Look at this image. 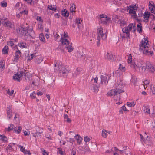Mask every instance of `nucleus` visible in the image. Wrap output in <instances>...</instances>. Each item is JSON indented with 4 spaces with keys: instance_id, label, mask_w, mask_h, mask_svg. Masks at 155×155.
I'll list each match as a JSON object with an SVG mask.
<instances>
[{
    "instance_id": "nucleus-55",
    "label": "nucleus",
    "mask_w": 155,
    "mask_h": 155,
    "mask_svg": "<svg viewBox=\"0 0 155 155\" xmlns=\"http://www.w3.org/2000/svg\"><path fill=\"white\" fill-rule=\"evenodd\" d=\"M137 30L139 33L142 31V26L139 24L137 25Z\"/></svg>"
},
{
    "instance_id": "nucleus-58",
    "label": "nucleus",
    "mask_w": 155,
    "mask_h": 155,
    "mask_svg": "<svg viewBox=\"0 0 155 155\" xmlns=\"http://www.w3.org/2000/svg\"><path fill=\"white\" fill-rule=\"evenodd\" d=\"M39 129V132H38V134H39V136H40L41 135V134L43 132V130L42 128H38Z\"/></svg>"
},
{
    "instance_id": "nucleus-32",
    "label": "nucleus",
    "mask_w": 155,
    "mask_h": 155,
    "mask_svg": "<svg viewBox=\"0 0 155 155\" xmlns=\"http://www.w3.org/2000/svg\"><path fill=\"white\" fill-rule=\"evenodd\" d=\"M14 126L13 124H10L8 128H6L5 130L8 131L9 132L14 129Z\"/></svg>"
},
{
    "instance_id": "nucleus-5",
    "label": "nucleus",
    "mask_w": 155,
    "mask_h": 155,
    "mask_svg": "<svg viewBox=\"0 0 155 155\" xmlns=\"http://www.w3.org/2000/svg\"><path fill=\"white\" fill-rule=\"evenodd\" d=\"M62 44L66 45V49L68 52H72L73 50V48L72 46V43L68 39H64L62 41Z\"/></svg>"
},
{
    "instance_id": "nucleus-49",
    "label": "nucleus",
    "mask_w": 155,
    "mask_h": 155,
    "mask_svg": "<svg viewBox=\"0 0 155 155\" xmlns=\"http://www.w3.org/2000/svg\"><path fill=\"white\" fill-rule=\"evenodd\" d=\"M1 6L2 7H6L7 6V3L5 1H2L1 2Z\"/></svg>"
},
{
    "instance_id": "nucleus-23",
    "label": "nucleus",
    "mask_w": 155,
    "mask_h": 155,
    "mask_svg": "<svg viewBox=\"0 0 155 155\" xmlns=\"http://www.w3.org/2000/svg\"><path fill=\"white\" fill-rule=\"evenodd\" d=\"M82 21V20L81 18H77L75 21V23H77L78 25V27L79 29L81 28L82 25L81 24V22Z\"/></svg>"
},
{
    "instance_id": "nucleus-26",
    "label": "nucleus",
    "mask_w": 155,
    "mask_h": 155,
    "mask_svg": "<svg viewBox=\"0 0 155 155\" xmlns=\"http://www.w3.org/2000/svg\"><path fill=\"white\" fill-rule=\"evenodd\" d=\"M130 64V66L131 68L134 69L135 70H136L138 68H140L138 65L136 64L135 63L132 62Z\"/></svg>"
},
{
    "instance_id": "nucleus-57",
    "label": "nucleus",
    "mask_w": 155,
    "mask_h": 155,
    "mask_svg": "<svg viewBox=\"0 0 155 155\" xmlns=\"http://www.w3.org/2000/svg\"><path fill=\"white\" fill-rule=\"evenodd\" d=\"M140 141L142 142H144V143H146V141L145 140V139L143 137V136L141 134H140Z\"/></svg>"
},
{
    "instance_id": "nucleus-8",
    "label": "nucleus",
    "mask_w": 155,
    "mask_h": 155,
    "mask_svg": "<svg viewBox=\"0 0 155 155\" xmlns=\"http://www.w3.org/2000/svg\"><path fill=\"white\" fill-rule=\"evenodd\" d=\"M124 92V90L122 89L111 90L107 93V95L110 97L115 96Z\"/></svg>"
},
{
    "instance_id": "nucleus-40",
    "label": "nucleus",
    "mask_w": 155,
    "mask_h": 155,
    "mask_svg": "<svg viewBox=\"0 0 155 155\" xmlns=\"http://www.w3.org/2000/svg\"><path fill=\"white\" fill-rule=\"evenodd\" d=\"M132 56L131 54H130L128 55V59L127 60V61L128 64H130V63H132Z\"/></svg>"
},
{
    "instance_id": "nucleus-17",
    "label": "nucleus",
    "mask_w": 155,
    "mask_h": 155,
    "mask_svg": "<svg viewBox=\"0 0 155 155\" xmlns=\"http://www.w3.org/2000/svg\"><path fill=\"white\" fill-rule=\"evenodd\" d=\"M143 111L144 113L146 114H150V109L149 106L148 105L144 104L143 105Z\"/></svg>"
},
{
    "instance_id": "nucleus-12",
    "label": "nucleus",
    "mask_w": 155,
    "mask_h": 155,
    "mask_svg": "<svg viewBox=\"0 0 155 155\" xmlns=\"http://www.w3.org/2000/svg\"><path fill=\"white\" fill-rule=\"evenodd\" d=\"M146 68L151 72H154L155 71L154 65L150 62L147 63Z\"/></svg>"
},
{
    "instance_id": "nucleus-41",
    "label": "nucleus",
    "mask_w": 155,
    "mask_h": 155,
    "mask_svg": "<svg viewBox=\"0 0 155 155\" xmlns=\"http://www.w3.org/2000/svg\"><path fill=\"white\" fill-rule=\"evenodd\" d=\"M54 37H55V40L57 41H61L60 38V37L59 35H58L57 33H54Z\"/></svg>"
},
{
    "instance_id": "nucleus-64",
    "label": "nucleus",
    "mask_w": 155,
    "mask_h": 155,
    "mask_svg": "<svg viewBox=\"0 0 155 155\" xmlns=\"http://www.w3.org/2000/svg\"><path fill=\"white\" fill-rule=\"evenodd\" d=\"M24 154H28V155H31V153L30 152V151L29 150H25L23 152Z\"/></svg>"
},
{
    "instance_id": "nucleus-33",
    "label": "nucleus",
    "mask_w": 155,
    "mask_h": 155,
    "mask_svg": "<svg viewBox=\"0 0 155 155\" xmlns=\"http://www.w3.org/2000/svg\"><path fill=\"white\" fill-rule=\"evenodd\" d=\"M130 82L132 84H133L134 86H135L137 85V79L134 77H133L131 80Z\"/></svg>"
},
{
    "instance_id": "nucleus-18",
    "label": "nucleus",
    "mask_w": 155,
    "mask_h": 155,
    "mask_svg": "<svg viewBox=\"0 0 155 155\" xmlns=\"http://www.w3.org/2000/svg\"><path fill=\"white\" fill-rule=\"evenodd\" d=\"M150 13L148 12H145L143 15V18H144V21L145 22H147L148 21V19L149 17H150Z\"/></svg>"
},
{
    "instance_id": "nucleus-21",
    "label": "nucleus",
    "mask_w": 155,
    "mask_h": 155,
    "mask_svg": "<svg viewBox=\"0 0 155 155\" xmlns=\"http://www.w3.org/2000/svg\"><path fill=\"white\" fill-rule=\"evenodd\" d=\"M74 137L77 140L78 144L80 145L83 140V138L78 134L74 136Z\"/></svg>"
},
{
    "instance_id": "nucleus-52",
    "label": "nucleus",
    "mask_w": 155,
    "mask_h": 155,
    "mask_svg": "<svg viewBox=\"0 0 155 155\" xmlns=\"http://www.w3.org/2000/svg\"><path fill=\"white\" fill-rule=\"evenodd\" d=\"M107 16L103 14L100 15L99 19L101 21V19H103L104 18H106Z\"/></svg>"
},
{
    "instance_id": "nucleus-1",
    "label": "nucleus",
    "mask_w": 155,
    "mask_h": 155,
    "mask_svg": "<svg viewBox=\"0 0 155 155\" xmlns=\"http://www.w3.org/2000/svg\"><path fill=\"white\" fill-rule=\"evenodd\" d=\"M97 44L98 46H99L100 44V41L101 39L103 40H105L107 37V34L106 32L103 31V29L102 27L101 26L97 27Z\"/></svg>"
},
{
    "instance_id": "nucleus-7",
    "label": "nucleus",
    "mask_w": 155,
    "mask_h": 155,
    "mask_svg": "<svg viewBox=\"0 0 155 155\" xmlns=\"http://www.w3.org/2000/svg\"><path fill=\"white\" fill-rule=\"evenodd\" d=\"M3 25L8 29H11L13 24L7 18H3L1 19Z\"/></svg>"
},
{
    "instance_id": "nucleus-38",
    "label": "nucleus",
    "mask_w": 155,
    "mask_h": 155,
    "mask_svg": "<svg viewBox=\"0 0 155 155\" xmlns=\"http://www.w3.org/2000/svg\"><path fill=\"white\" fill-rule=\"evenodd\" d=\"M150 92H151L153 94H155V84H154L153 86L152 85L150 87Z\"/></svg>"
},
{
    "instance_id": "nucleus-39",
    "label": "nucleus",
    "mask_w": 155,
    "mask_h": 155,
    "mask_svg": "<svg viewBox=\"0 0 155 155\" xmlns=\"http://www.w3.org/2000/svg\"><path fill=\"white\" fill-rule=\"evenodd\" d=\"M136 104V102L134 101L131 102H127L126 103L127 105L130 107H133Z\"/></svg>"
},
{
    "instance_id": "nucleus-10",
    "label": "nucleus",
    "mask_w": 155,
    "mask_h": 155,
    "mask_svg": "<svg viewBox=\"0 0 155 155\" xmlns=\"http://www.w3.org/2000/svg\"><path fill=\"white\" fill-rule=\"evenodd\" d=\"M23 72L21 71L20 72H17L16 74H15L13 76V79L17 81H20L22 78Z\"/></svg>"
},
{
    "instance_id": "nucleus-3",
    "label": "nucleus",
    "mask_w": 155,
    "mask_h": 155,
    "mask_svg": "<svg viewBox=\"0 0 155 155\" xmlns=\"http://www.w3.org/2000/svg\"><path fill=\"white\" fill-rule=\"evenodd\" d=\"M122 31L124 33H126L127 36L129 37L130 34L129 32L132 31L134 32L136 31V25L135 24L130 23L129 24L128 26L122 28Z\"/></svg>"
},
{
    "instance_id": "nucleus-42",
    "label": "nucleus",
    "mask_w": 155,
    "mask_h": 155,
    "mask_svg": "<svg viewBox=\"0 0 155 155\" xmlns=\"http://www.w3.org/2000/svg\"><path fill=\"white\" fill-rule=\"evenodd\" d=\"M91 139L92 137H88L87 136H86L84 137V140L86 143H87V142H89Z\"/></svg>"
},
{
    "instance_id": "nucleus-16",
    "label": "nucleus",
    "mask_w": 155,
    "mask_h": 155,
    "mask_svg": "<svg viewBox=\"0 0 155 155\" xmlns=\"http://www.w3.org/2000/svg\"><path fill=\"white\" fill-rule=\"evenodd\" d=\"M70 10L71 13H72L73 15H74L76 12V8L75 5L74 4H70Z\"/></svg>"
},
{
    "instance_id": "nucleus-48",
    "label": "nucleus",
    "mask_w": 155,
    "mask_h": 155,
    "mask_svg": "<svg viewBox=\"0 0 155 155\" xmlns=\"http://www.w3.org/2000/svg\"><path fill=\"white\" fill-rule=\"evenodd\" d=\"M64 117L65 119H66V121L67 122L70 123L71 122V119L68 118V116L67 114H64Z\"/></svg>"
},
{
    "instance_id": "nucleus-4",
    "label": "nucleus",
    "mask_w": 155,
    "mask_h": 155,
    "mask_svg": "<svg viewBox=\"0 0 155 155\" xmlns=\"http://www.w3.org/2000/svg\"><path fill=\"white\" fill-rule=\"evenodd\" d=\"M149 45L148 38L147 37H144L141 41L139 45V49L143 51V49L148 48V45Z\"/></svg>"
},
{
    "instance_id": "nucleus-61",
    "label": "nucleus",
    "mask_w": 155,
    "mask_h": 155,
    "mask_svg": "<svg viewBox=\"0 0 155 155\" xmlns=\"http://www.w3.org/2000/svg\"><path fill=\"white\" fill-rule=\"evenodd\" d=\"M8 44L12 47L14 45V44L13 41H9L8 42Z\"/></svg>"
},
{
    "instance_id": "nucleus-31",
    "label": "nucleus",
    "mask_w": 155,
    "mask_h": 155,
    "mask_svg": "<svg viewBox=\"0 0 155 155\" xmlns=\"http://www.w3.org/2000/svg\"><path fill=\"white\" fill-rule=\"evenodd\" d=\"M12 110L10 109H8L7 111V117L10 119L12 117Z\"/></svg>"
},
{
    "instance_id": "nucleus-9",
    "label": "nucleus",
    "mask_w": 155,
    "mask_h": 155,
    "mask_svg": "<svg viewBox=\"0 0 155 155\" xmlns=\"http://www.w3.org/2000/svg\"><path fill=\"white\" fill-rule=\"evenodd\" d=\"M23 31H24L23 33L25 35L29 37H31V35L34 32L31 29H27L25 28H23Z\"/></svg>"
},
{
    "instance_id": "nucleus-2",
    "label": "nucleus",
    "mask_w": 155,
    "mask_h": 155,
    "mask_svg": "<svg viewBox=\"0 0 155 155\" xmlns=\"http://www.w3.org/2000/svg\"><path fill=\"white\" fill-rule=\"evenodd\" d=\"M138 8V5L135 4L134 5H130L127 6L126 9L129 14L133 18H136V11Z\"/></svg>"
},
{
    "instance_id": "nucleus-36",
    "label": "nucleus",
    "mask_w": 155,
    "mask_h": 155,
    "mask_svg": "<svg viewBox=\"0 0 155 155\" xmlns=\"http://www.w3.org/2000/svg\"><path fill=\"white\" fill-rule=\"evenodd\" d=\"M114 150L115 152H117L119 154H122L124 153L123 150H119L116 147H114Z\"/></svg>"
},
{
    "instance_id": "nucleus-56",
    "label": "nucleus",
    "mask_w": 155,
    "mask_h": 155,
    "mask_svg": "<svg viewBox=\"0 0 155 155\" xmlns=\"http://www.w3.org/2000/svg\"><path fill=\"white\" fill-rule=\"evenodd\" d=\"M36 93L35 91H33L31 94L30 96L31 98L35 99L36 98Z\"/></svg>"
},
{
    "instance_id": "nucleus-62",
    "label": "nucleus",
    "mask_w": 155,
    "mask_h": 155,
    "mask_svg": "<svg viewBox=\"0 0 155 155\" xmlns=\"http://www.w3.org/2000/svg\"><path fill=\"white\" fill-rule=\"evenodd\" d=\"M23 131L24 135L25 136L29 135L30 134V132L29 131L27 132L25 130H23Z\"/></svg>"
},
{
    "instance_id": "nucleus-22",
    "label": "nucleus",
    "mask_w": 155,
    "mask_h": 155,
    "mask_svg": "<svg viewBox=\"0 0 155 155\" xmlns=\"http://www.w3.org/2000/svg\"><path fill=\"white\" fill-rule=\"evenodd\" d=\"M101 22L104 24H108L111 21V18L107 16L106 18H104L103 19H101Z\"/></svg>"
},
{
    "instance_id": "nucleus-47",
    "label": "nucleus",
    "mask_w": 155,
    "mask_h": 155,
    "mask_svg": "<svg viewBox=\"0 0 155 155\" xmlns=\"http://www.w3.org/2000/svg\"><path fill=\"white\" fill-rule=\"evenodd\" d=\"M48 8L49 10H51L52 11H55L56 9V7L54 5H48Z\"/></svg>"
},
{
    "instance_id": "nucleus-13",
    "label": "nucleus",
    "mask_w": 155,
    "mask_h": 155,
    "mask_svg": "<svg viewBox=\"0 0 155 155\" xmlns=\"http://www.w3.org/2000/svg\"><path fill=\"white\" fill-rule=\"evenodd\" d=\"M143 53L144 54L149 56H152L154 54L153 52L149 50V48L143 50Z\"/></svg>"
},
{
    "instance_id": "nucleus-29",
    "label": "nucleus",
    "mask_w": 155,
    "mask_h": 155,
    "mask_svg": "<svg viewBox=\"0 0 155 155\" xmlns=\"http://www.w3.org/2000/svg\"><path fill=\"white\" fill-rule=\"evenodd\" d=\"M62 15L65 17H68L69 15V13L67 10L64 9L61 12Z\"/></svg>"
},
{
    "instance_id": "nucleus-24",
    "label": "nucleus",
    "mask_w": 155,
    "mask_h": 155,
    "mask_svg": "<svg viewBox=\"0 0 155 155\" xmlns=\"http://www.w3.org/2000/svg\"><path fill=\"white\" fill-rule=\"evenodd\" d=\"M68 38V35L67 32H64L63 34L61 35V41L62 43V41L64 39H68L67 38Z\"/></svg>"
},
{
    "instance_id": "nucleus-53",
    "label": "nucleus",
    "mask_w": 155,
    "mask_h": 155,
    "mask_svg": "<svg viewBox=\"0 0 155 155\" xmlns=\"http://www.w3.org/2000/svg\"><path fill=\"white\" fill-rule=\"evenodd\" d=\"M93 92L97 93L99 91L98 87L97 85H95L93 87Z\"/></svg>"
},
{
    "instance_id": "nucleus-14",
    "label": "nucleus",
    "mask_w": 155,
    "mask_h": 155,
    "mask_svg": "<svg viewBox=\"0 0 155 155\" xmlns=\"http://www.w3.org/2000/svg\"><path fill=\"white\" fill-rule=\"evenodd\" d=\"M21 54V52L18 49V50L16 51L14 57L13 61L14 62L17 63L18 62Z\"/></svg>"
},
{
    "instance_id": "nucleus-44",
    "label": "nucleus",
    "mask_w": 155,
    "mask_h": 155,
    "mask_svg": "<svg viewBox=\"0 0 155 155\" xmlns=\"http://www.w3.org/2000/svg\"><path fill=\"white\" fill-rule=\"evenodd\" d=\"M119 69L123 72L125 71V68L124 66H123L121 64H119Z\"/></svg>"
},
{
    "instance_id": "nucleus-37",
    "label": "nucleus",
    "mask_w": 155,
    "mask_h": 155,
    "mask_svg": "<svg viewBox=\"0 0 155 155\" xmlns=\"http://www.w3.org/2000/svg\"><path fill=\"white\" fill-rule=\"evenodd\" d=\"M149 81L147 80H145L143 82V84L145 89L147 87V86L149 85Z\"/></svg>"
},
{
    "instance_id": "nucleus-15",
    "label": "nucleus",
    "mask_w": 155,
    "mask_h": 155,
    "mask_svg": "<svg viewBox=\"0 0 155 155\" xmlns=\"http://www.w3.org/2000/svg\"><path fill=\"white\" fill-rule=\"evenodd\" d=\"M24 7H25L24 6H22L21 7L19 8V10L20 11V13L21 14H23L24 15H27L28 12V10L24 8Z\"/></svg>"
},
{
    "instance_id": "nucleus-45",
    "label": "nucleus",
    "mask_w": 155,
    "mask_h": 155,
    "mask_svg": "<svg viewBox=\"0 0 155 155\" xmlns=\"http://www.w3.org/2000/svg\"><path fill=\"white\" fill-rule=\"evenodd\" d=\"M112 2L114 4H116L117 5H121V0H112Z\"/></svg>"
},
{
    "instance_id": "nucleus-63",
    "label": "nucleus",
    "mask_w": 155,
    "mask_h": 155,
    "mask_svg": "<svg viewBox=\"0 0 155 155\" xmlns=\"http://www.w3.org/2000/svg\"><path fill=\"white\" fill-rule=\"evenodd\" d=\"M18 147L20 148V151L22 152H23L25 150V147L23 146L19 145Z\"/></svg>"
},
{
    "instance_id": "nucleus-6",
    "label": "nucleus",
    "mask_w": 155,
    "mask_h": 155,
    "mask_svg": "<svg viewBox=\"0 0 155 155\" xmlns=\"http://www.w3.org/2000/svg\"><path fill=\"white\" fill-rule=\"evenodd\" d=\"M58 70L59 71V73L62 74L63 76H67L69 73V71L65 67L61 64H59L58 67Z\"/></svg>"
},
{
    "instance_id": "nucleus-28",
    "label": "nucleus",
    "mask_w": 155,
    "mask_h": 155,
    "mask_svg": "<svg viewBox=\"0 0 155 155\" xmlns=\"http://www.w3.org/2000/svg\"><path fill=\"white\" fill-rule=\"evenodd\" d=\"M8 47L7 46H5L2 50V53L3 54H7L8 53Z\"/></svg>"
},
{
    "instance_id": "nucleus-59",
    "label": "nucleus",
    "mask_w": 155,
    "mask_h": 155,
    "mask_svg": "<svg viewBox=\"0 0 155 155\" xmlns=\"http://www.w3.org/2000/svg\"><path fill=\"white\" fill-rule=\"evenodd\" d=\"M43 60V58L42 57H40L38 58L37 59V62L38 64H39Z\"/></svg>"
},
{
    "instance_id": "nucleus-27",
    "label": "nucleus",
    "mask_w": 155,
    "mask_h": 155,
    "mask_svg": "<svg viewBox=\"0 0 155 155\" xmlns=\"http://www.w3.org/2000/svg\"><path fill=\"white\" fill-rule=\"evenodd\" d=\"M18 46L21 48H27V46L26 43L23 41H21L18 43Z\"/></svg>"
},
{
    "instance_id": "nucleus-30",
    "label": "nucleus",
    "mask_w": 155,
    "mask_h": 155,
    "mask_svg": "<svg viewBox=\"0 0 155 155\" xmlns=\"http://www.w3.org/2000/svg\"><path fill=\"white\" fill-rule=\"evenodd\" d=\"M149 8L150 11L152 13H155L154 6L151 4L150 2H149Z\"/></svg>"
},
{
    "instance_id": "nucleus-50",
    "label": "nucleus",
    "mask_w": 155,
    "mask_h": 155,
    "mask_svg": "<svg viewBox=\"0 0 155 155\" xmlns=\"http://www.w3.org/2000/svg\"><path fill=\"white\" fill-rule=\"evenodd\" d=\"M41 150L43 155H49V153L46 152L44 149L41 148Z\"/></svg>"
},
{
    "instance_id": "nucleus-11",
    "label": "nucleus",
    "mask_w": 155,
    "mask_h": 155,
    "mask_svg": "<svg viewBox=\"0 0 155 155\" xmlns=\"http://www.w3.org/2000/svg\"><path fill=\"white\" fill-rule=\"evenodd\" d=\"M110 76L109 75L108 79V80H107V76L101 75V82L102 84H105V85H107V84L109 80L110 79Z\"/></svg>"
},
{
    "instance_id": "nucleus-25",
    "label": "nucleus",
    "mask_w": 155,
    "mask_h": 155,
    "mask_svg": "<svg viewBox=\"0 0 155 155\" xmlns=\"http://www.w3.org/2000/svg\"><path fill=\"white\" fill-rule=\"evenodd\" d=\"M7 138L4 135H0V141L2 143H5L7 141Z\"/></svg>"
},
{
    "instance_id": "nucleus-35",
    "label": "nucleus",
    "mask_w": 155,
    "mask_h": 155,
    "mask_svg": "<svg viewBox=\"0 0 155 155\" xmlns=\"http://www.w3.org/2000/svg\"><path fill=\"white\" fill-rule=\"evenodd\" d=\"M5 62L4 61H1L0 62V71H3L5 68Z\"/></svg>"
},
{
    "instance_id": "nucleus-43",
    "label": "nucleus",
    "mask_w": 155,
    "mask_h": 155,
    "mask_svg": "<svg viewBox=\"0 0 155 155\" xmlns=\"http://www.w3.org/2000/svg\"><path fill=\"white\" fill-rule=\"evenodd\" d=\"M84 150L85 153H89L91 152L90 149L88 145H86L84 147Z\"/></svg>"
},
{
    "instance_id": "nucleus-51",
    "label": "nucleus",
    "mask_w": 155,
    "mask_h": 155,
    "mask_svg": "<svg viewBox=\"0 0 155 155\" xmlns=\"http://www.w3.org/2000/svg\"><path fill=\"white\" fill-rule=\"evenodd\" d=\"M58 153L60 154L61 155H64L62 149L61 148H58Z\"/></svg>"
},
{
    "instance_id": "nucleus-54",
    "label": "nucleus",
    "mask_w": 155,
    "mask_h": 155,
    "mask_svg": "<svg viewBox=\"0 0 155 155\" xmlns=\"http://www.w3.org/2000/svg\"><path fill=\"white\" fill-rule=\"evenodd\" d=\"M14 90H12L10 91L9 89H8L7 90V93L10 96H12L13 94L14 93Z\"/></svg>"
},
{
    "instance_id": "nucleus-19",
    "label": "nucleus",
    "mask_w": 155,
    "mask_h": 155,
    "mask_svg": "<svg viewBox=\"0 0 155 155\" xmlns=\"http://www.w3.org/2000/svg\"><path fill=\"white\" fill-rule=\"evenodd\" d=\"M114 56L111 53H109L107 52L105 54V58L110 61H112L114 58Z\"/></svg>"
},
{
    "instance_id": "nucleus-60",
    "label": "nucleus",
    "mask_w": 155,
    "mask_h": 155,
    "mask_svg": "<svg viewBox=\"0 0 155 155\" xmlns=\"http://www.w3.org/2000/svg\"><path fill=\"white\" fill-rule=\"evenodd\" d=\"M38 28L41 30H42L43 29V27L42 24L40 23L38 25Z\"/></svg>"
},
{
    "instance_id": "nucleus-34",
    "label": "nucleus",
    "mask_w": 155,
    "mask_h": 155,
    "mask_svg": "<svg viewBox=\"0 0 155 155\" xmlns=\"http://www.w3.org/2000/svg\"><path fill=\"white\" fill-rule=\"evenodd\" d=\"M40 40L42 42L45 43V39L44 35L42 33L40 34L39 35Z\"/></svg>"
},
{
    "instance_id": "nucleus-46",
    "label": "nucleus",
    "mask_w": 155,
    "mask_h": 155,
    "mask_svg": "<svg viewBox=\"0 0 155 155\" xmlns=\"http://www.w3.org/2000/svg\"><path fill=\"white\" fill-rule=\"evenodd\" d=\"M102 135L103 137L106 138L107 136V131L103 130L102 131Z\"/></svg>"
},
{
    "instance_id": "nucleus-20",
    "label": "nucleus",
    "mask_w": 155,
    "mask_h": 155,
    "mask_svg": "<svg viewBox=\"0 0 155 155\" xmlns=\"http://www.w3.org/2000/svg\"><path fill=\"white\" fill-rule=\"evenodd\" d=\"M22 127L19 126H17L14 128L13 131L14 133L19 134L22 130Z\"/></svg>"
}]
</instances>
